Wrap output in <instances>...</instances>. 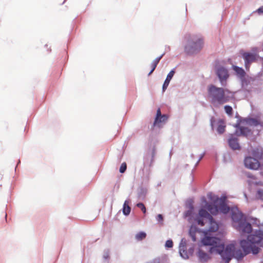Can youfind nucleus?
I'll list each match as a JSON object with an SVG mask.
<instances>
[{"label":"nucleus","instance_id":"1","mask_svg":"<svg viewBox=\"0 0 263 263\" xmlns=\"http://www.w3.org/2000/svg\"><path fill=\"white\" fill-rule=\"evenodd\" d=\"M201 242L204 246L210 247L209 250L210 253L220 255L225 263H229L233 258L240 260L247 255L240 249L236 250L234 244L230 243L226 246L221 238L210 234H205Z\"/></svg>","mask_w":263,"mask_h":263},{"label":"nucleus","instance_id":"2","mask_svg":"<svg viewBox=\"0 0 263 263\" xmlns=\"http://www.w3.org/2000/svg\"><path fill=\"white\" fill-rule=\"evenodd\" d=\"M207 90L210 102L214 105L224 104L234 98V92L228 89L218 87L213 84L209 85Z\"/></svg>","mask_w":263,"mask_h":263},{"label":"nucleus","instance_id":"3","mask_svg":"<svg viewBox=\"0 0 263 263\" xmlns=\"http://www.w3.org/2000/svg\"><path fill=\"white\" fill-rule=\"evenodd\" d=\"M231 218L234 222H237V230L241 234H249L252 231V224L259 225V220L256 218L247 217L243 213L238 211L237 213L232 211Z\"/></svg>","mask_w":263,"mask_h":263},{"label":"nucleus","instance_id":"4","mask_svg":"<svg viewBox=\"0 0 263 263\" xmlns=\"http://www.w3.org/2000/svg\"><path fill=\"white\" fill-rule=\"evenodd\" d=\"M186 44L184 46V52L188 55L197 54L204 46V38L200 34H188L186 36Z\"/></svg>","mask_w":263,"mask_h":263},{"label":"nucleus","instance_id":"5","mask_svg":"<svg viewBox=\"0 0 263 263\" xmlns=\"http://www.w3.org/2000/svg\"><path fill=\"white\" fill-rule=\"evenodd\" d=\"M204 219H207L209 222V231L215 232L218 229V223L213 218V217L205 210L199 209L198 214L195 217V220L197 223L200 226L204 225Z\"/></svg>","mask_w":263,"mask_h":263},{"label":"nucleus","instance_id":"6","mask_svg":"<svg viewBox=\"0 0 263 263\" xmlns=\"http://www.w3.org/2000/svg\"><path fill=\"white\" fill-rule=\"evenodd\" d=\"M239 244L246 254L252 253L253 255H257L261 250L259 247L255 245L253 233L249 234L246 239L241 240Z\"/></svg>","mask_w":263,"mask_h":263},{"label":"nucleus","instance_id":"7","mask_svg":"<svg viewBox=\"0 0 263 263\" xmlns=\"http://www.w3.org/2000/svg\"><path fill=\"white\" fill-rule=\"evenodd\" d=\"M215 71L221 85L223 87L226 86L227 81L230 77L228 69L223 65L216 64L215 66Z\"/></svg>","mask_w":263,"mask_h":263},{"label":"nucleus","instance_id":"8","mask_svg":"<svg viewBox=\"0 0 263 263\" xmlns=\"http://www.w3.org/2000/svg\"><path fill=\"white\" fill-rule=\"evenodd\" d=\"M241 124H243L241 121L237 120L236 123L233 125L236 128V130L234 132V134L237 137L242 136L247 138L252 137V130L248 127L241 126Z\"/></svg>","mask_w":263,"mask_h":263},{"label":"nucleus","instance_id":"9","mask_svg":"<svg viewBox=\"0 0 263 263\" xmlns=\"http://www.w3.org/2000/svg\"><path fill=\"white\" fill-rule=\"evenodd\" d=\"M194 252V247L192 246L186 250V241L183 238L181 239L179 246L180 256L183 259H187L190 256H192Z\"/></svg>","mask_w":263,"mask_h":263},{"label":"nucleus","instance_id":"10","mask_svg":"<svg viewBox=\"0 0 263 263\" xmlns=\"http://www.w3.org/2000/svg\"><path fill=\"white\" fill-rule=\"evenodd\" d=\"M208 196L213 202L207 203L206 206H202L200 209L205 210L208 212H209L211 214L216 215L219 213L217 200L214 199L211 193H210Z\"/></svg>","mask_w":263,"mask_h":263},{"label":"nucleus","instance_id":"11","mask_svg":"<svg viewBox=\"0 0 263 263\" xmlns=\"http://www.w3.org/2000/svg\"><path fill=\"white\" fill-rule=\"evenodd\" d=\"M156 154L155 146H151L147 151L146 155L144 157L143 164L144 166H151L154 162V158Z\"/></svg>","mask_w":263,"mask_h":263},{"label":"nucleus","instance_id":"12","mask_svg":"<svg viewBox=\"0 0 263 263\" xmlns=\"http://www.w3.org/2000/svg\"><path fill=\"white\" fill-rule=\"evenodd\" d=\"M168 116L167 114H163L161 116L157 118H155L153 123L151 125V127H149L151 131H154L156 127L161 128L163 127V125L165 124L168 119Z\"/></svg>","mask_w":263,"mask_h":263},{"label":"nucleus","instance_id":"13","mask_svg":"<svg viewBox=\"0 0 263 263\" xmlns=\"http://www.w3.org/2000/svg\"><path fill=\"white\" fill-rule=\"evenodd\" d=\"M244 164L246 167L250 170H257L260 166L258 160L253 157L248 156L244 159Z\"/></svg>","mask_w":263,"mask_h":263},{"label":"nucleus","instance_id":"14","mask_svg":"<svg viewBox=\"0 0 263 263\" xmlns=\"http://www.w3.org/2000/svg\"><path fill=\"white\" fill-rule=\"evenodd\" d=\"M228 143L229 147L233 151L240 150L241 146L239 143V140L236 135L233 133L229 135L228 139Z\"/></svg>","mask_w":263,"mask_h":263},{"label":"nucleus","instance_id":"15","mask_svg":"<svg viewBox=\"0 0 263 263\" xmlns=\"http://www.w3.org/2000/svg\"><path fill=\"white\" fill-rule=\"evenodd\" d=\"M242 58L245 61V66L247 70L249 69L251 64L256 60V55L250 52H243L241 54Z\"/></svg>","mask_w":263,"mask_h":263},{"label":"nucleus","instance_id":"16","mask_svg":"<svg viewBox=\"0 0 263 263\" xmlns=\"http://www.w3.org/2000/svg\"><path fill=\"white\" fill-rule=\"evenodd\" d=\"M238 120L241 121L243 124H246L250 126L253 125L257 126L260 125L261 126L262 123L259 120L253 118L239 117Z\"/></svg>","mask_w":263,"mask_h":263},{"label":"nucleus","instance_id":"17","mask_svg":"<svg viewBox=\"0 0 263 263\" xmlns=\"http://www.w3.org/2000/svg\"><path fill=\"white\" fill-rule=\"evenodd\" d=\"M255 245H258L260 247L263 248V230H257L253 232Z\"/></svg>","mask_w":263,"mask_h":263},{"label":"nucleus","instance_id":"18","mask_svg":"<svg viewBox=\"0 0 263 263\" xmlns=\"http://www.w3.org/2000/svg\"><path fill=\"white\" fill-rule=\"evenodd\" d=\"M175 73V68H173L167 74L166 78L165 80H164V82L162 85V92H164L166 90L172 79L174 77Z\"/></svg>","mask_w":263,"mask_h":263},{"label":"nucleus","instance_id":"19","mask_svg":"<svg viewBox=\"0 0 263 263\" xmlns=\"http://www.w3.org/2000/svg\"><path fill=\"white\" fill-rule=\"evenodd\" d=\"M197 255L198 257L199 261L202 262H207L208 260L211 258L207 253L205 252L200 248H199L198 250Z\"/></svg>","mask_w":263,"mask_h":263},{"label":"nucleus","instance_id":"20","mask_svg":"<svg viewBox=\"0 0 263 263\" xmlns=\"http://www.w3.org/2000/svg\"><path fill=\"white\" fill-rule=\"evenodd\" d=\"M217 127L216 129V131L219 135L223 134L225 130L226 125L225 124L224 121L222 119H219L217 123Z\"/></svg>","mask_w":263,"mask_h":263},{"label":"nucleus","instance_id":"21","mask_svg":"<svg viewBox=\"0 0 263 263\" xmlns=\"http://www.w3.org/2000/svg\"><path fill=\"white\" fill-rule=\"evenodd\" d=\"M233 70L235 71L236 75L238 78H242L243 76H246V72L245 70L240 67L236 65L232 66Z\"/></svg>","mask_w":263,"mask_h":263},{"label":"nucleus","instance_id":"22","mask_svg":"<svg viewBox=\"0 0 263 263\" xmlns=\"http://www.w3.org/2000/svg\"><path fill=\"white\" fill-rule=\"evenodd\" d=\"M147 190L142 186L138 188L137 190V197L139 200H143L147 194Z\"/></svg>","mask_w":263,"mask_h":263},{"label":"nucleus","instance_id":"23","mask_svg":"<svg viewBox=\"0 0 263 263\" xmlns=\"http://www.w3.org/2000/svg\"><path fill=\"white\" fill-rule=\"evenodd\" d=\"M218 211L224 214H228L230 211V207L228 206L227 203H222L221 204H218Z\"/></svg>","mask_w":263,"mask_h":263},{"label":"nucleus","instance_id":"24","mask_svg":"<svg viewBox=\"0 0 263 263\" xmlns=\"http://www.w3.org/2000/svg\"><path fill=\"white\" fill-rule=\"evenodd\" d=\"M128 201L125 200L123 205L122 212L125 216L129 215L131 211V208L128 205Z\"/></svg>","mask_w":263,"mask_h":263},{"label":"nucleus","instance_id":"25","mask_svg":"<svg viewBox=\"0 0 263 263\" xmlns=\"http://www.w3.org/2000/svg\"><path fill=\"white\" fill-rule=\"evenodd\" d=\"M165 52L162 53L159 57L156 58L151 63V68H152V71H154L156 69L158 64L159 63L160 60L163 58V57L165 55Z\"/></svg>","mask_w":263,"mask_h":263},{"label":"nucleus","instance_id":"26","mask_svg":"<svg viewBox=\"0 0 263 263\" xmlns=\"http://www.w3.org/2000/svg\"><path fill=\"white\" fill-rule=\"evenodd\" d=\"M239 79L242 88L247 86L250 83L249 79L246 77V76H243L242 78H240Z\"/></svg>","mask_w":263,"mask_h":263},{"label":"nucleus","instance_id":"27","mask_svg":"<svg viewBox=\"0 0 263 263\" xmlns=\"http://www.w3.org/2000/svg\"><path fill=\"white\" fill-rule=\"evenodd\" d=\"M146 237V234L145 232L141 231L139 233H138L136 236L135 238L138 241H141L143 239H144Z\"/></svg>","mask_w":263,"mask_h":263},{"label":"nucleus","instance_id":"28","mask_svg":"<svg viewBox=\"0 0 263 263\" xmlns=\"http://www.w3.org/2000/svg\"><path fill=\"white\" fill-rule=\"evenodd\" d=\"M213 198L214 200H217L218 204L226 203L227 201V197L225 195L221 196L220 198L218 197H213Z\"/></svg>","mask_w":263,"mask_h":263},{"label":"nucleus","instance_id":"29","mask_svg":"<svg viewBox=\"0 0 263 263\" xmlns=\"http://www.w3.org/2000/svg\"><path fill=\"white\" fill-rule=\"evenodd\" d=\"M224 109L227 115L229 116L232 115L233 110L232 106L229 105H225L224 107Z\"/></svg>","mask_w":263,"mask_h":263},{"label":"nucleus","instance_id":"30","mask_svg":"<svg viewBox=\"0 0 263 263\" xmlns=\"http://www.w3.org/2000/svg\"><path fill=\"white\" fill-rule=\"evenodd\" d=\"M193 203V200L192 199H189L186 200L185 202V206L186 208L189 209H194Z\"/></svg>","mask_w":263,"mask_h":263},{"label":"nucleus","instance_id":"31","mask_svg":"<svg viewBox=\"0 0 263 263\" xmlns=\"http://www.w3.org/2000/svg\"><path fill=\"white\" fill-rule=\"evenodd\" d=\"M196 230H192V228H191L189 232L190 236L191 237L192 240L194 242L196 241Z\"/></svg>","mask_w":263,"mask_h":263},{"label":"nucleus","instance_id":"32","mask_svg":"<svg viewBox=\"0 0 263 263\" xmlns=\"http://www.w3.org/2000/svg\"><path fill=\"white\" fill-rule=\"evenodd\" d=\"M194 209H189L187 211L184 213V217H192L194 215Z\"/></svg>","mask_w":263,"mask_h":263},{"label":"nucleus","instance_id":"33","mask_svg":"<svg viewBox=\"0 0 263 263\" xmlns=\"http://www.w3.org/2000/svg\"><path fill=\"white\" fill-rule=\"evenodd\" d=\"M103 258L105 260H108L109 259V250L107 249H105L103 252Z\"/></svg>","mask_w":263,"mask_h":263},{"label":"nucleus","instance_id":"34","mask_svg":"<svg viewBox=\"0 0 263 263\" xmlns=\"http://www.w3.org/2000/svg\"><path fill=\"white\" fill-rule=\"evenodd\" d=\"M136 206L140 208L144 214L146 213V209L144 204L142 202H138L136 204Z\"/></svg>","mask_w":263,"mask_h":263},{"label":"nucleus","instance_id":"35","mask_svg":"<svg viewBox=\"0 0 263 263\" xmlns=\"http://www.w3.org/2000/svg\"><path fill=\"white\" fill-rule=\"evenodd\" d=\"M257 197L258 199L263 201V189H259L256 193Z\"/></svg>","mask_w":263,"mask_h":263},{"label":"nucleus","instance_id":"36","mask_svg":"<svg viewBox=\"0 0 263 263\" xmlns=\"http://www.w3.org/2000/svg\"><path fill=\"white\" fill-rule=\"evenodd\" d=\"M126 168H127L126 163L125 162L122 163L120 167V169H119L120 173H122V174L124 173L126 171Z\"/></svg>","mask_w":263,"mask_h":263},{"label":"nucleus","instance_id":"37","mask_svg":"<svg viewBox=\"0 0 263 263\" xmlns=\"http://www.w3.org/2000/svg\"><path fill=\"white\" fill-rule=\"evenodd\" d=\"M165 247L166 248H173V240L171 239L167 240L165 243Z\"/></svg>","mask_w":263,"mask_h":263},{"label":"nucleus","instance_id":"38","mask_svg":"<svg viewBox=\"0 0 263 263\" xmlns=\"http://www.w3.org/2000/svg\"><path fill=\"white\" fill-rule=\"evenodd\" d=\"M156 219L158 223H162L164 221V217L162 214H159L156 216Z\"/></svg>","mask_w":263,"mask_h":263},{"label":"nucleus","instance_id":"39","mask_svg":"<svg viewBox=\"0 0 263 263\" xmlns=\"http://www.w3.org/2000/svg\"><path fill=\"white\" fill-rule=\"evenodd\" d=\"M216 123V119L214 117L212 116L210 118V126L211 127L212 130H214V125Z\"/></svg>","mask_w":263,"mask_h":263},{"label":"nucleus","instance_id":"40","mask_svg":"<svg viewBox=\"0 0 263 263\" xmlns=\"http://www.w3.org/2000/svg\"><path fill=\"white\" fill-rule=\"evenodd\" d=\"M162 115H163V114H161L160 108H158L157 110L155 118H157L158 117L161 116Z\"/></svg>","mask_w":263,"mask_h":263},{"label":"nucleus","instance_id":"41","mask_svg":"<svg viewBox=\"0 0 263 263\" xmlns=\"http://www.w3.org/2000/svg\"><path fill=\"white\" fill-rule=\"evenodd\" d=\"M256 12L259 14H263V6L259 7L257 10H256Z\"/></svg>","mask_w":263,"mask_h":263},{"label":"nucleus","instance_id":"42","mask_svg":"<svg viewBox=\"0 0 263 263\" xmlns=\"http://www.w3.org/2000/svg\"><path fill=\"white\" fill-rule=\"evenodd\" d=\"M201 201L203 203H205V205L204 206H206L207 205V203H209V202H207L205 197H204V196L201 197Z\"/></svg>","mask_w":263,"mask_h":263},{"label":"nucleus","instance_id":"43","mask_svg":"<svg viewBox=\"0 0 263 263\" xmlns=\"http://www.w3.org/2000/svg\"><path fill=\"white\" fill-rule=\"evenodd\" d=\"M205 152H204L202 154H201L200 155V157L198 159V162H200L202 159L204 157V156H205Z\"/></svg>","mask_w":263,"mask_h":263},{"label":"nucleus","instance_id":"44","mask_svg":"<svg viewBox=\"0 0 263 263\" xmlns=\"http://www.w3.org/2000/svg\"><path fill=\"white\" fill-rule=\"evenodd\" d=\"M165 51H170V50H171L170 46H167V45H166V46H165Z\"/></svg>","mask_w":263,"mask_h":263},{"label":"nucleus","instance_id":"45","mask_svg":"<svg viewBox=\"0 0 263 263\" xmlns=\"http://www.w3.org/2000/svg\"><path fill=\"white\" fill-rule=\"evenodd\" d=\"M154 71H152V68H151V70L149 71V72L148 73V76H149Z\"/></svg>","mask_w":263,"mask_h":263},{"label":"nucleus","instance_id":"46","mask_svg":"<svg viewBox=\"0 0 263 263\" xmlns=\"http://www.w3.org/2000/svg\"><path fill=\"white\" fill-rule=\"evenodd\" d=\"M21 163V161L20 160H18V162H17V165L15 166V170L16 171V167L17 166Z\"/></svg>","mask_w":263,"mask_h":263},{"label":"nucleus","instance_id":"47","mask_svg":"<svg viewBox=\"0 0 263 263\" xmlns=\"http://www.w3.org/2000/svg\"><path fill=\"white\" fill-rule=\"evenodd\" d=\"M200 162H198V160L197 161V162L196 163L195 165V167H197L199 163Z\"/></svg>","mask_w":263,"mask_h":263},{"label":"nucleus","instance_id":"48","mask_svg":"<svg viewBox=\"0 0 263 263\" xmlns=\"http://www.w3.org/2000/svg\"><path fill=\"white\" fill-rule=\"evenodd\" d=\"M235 117L237 118L238 119H239V117H241L239 116L237 114L236 115Z\"/></svg>","mask_w":263,"mask_h":263},{"label":"nucleus","instance_id":"49","mask_svg":"<svg viewBox=\"0 0 263 263\" xmlns=\"http://www.w3.org/2000/svg\"><path fill=\"white\" fill-rule=\"evenodd\" d=\"M194 155L193 154H192L191 155V158H192V159H193V158H194Z\"/></svg>","mask_w":263,"mask_h":263},{"label":"nucleus","instance_id":"50","mask_svg":"<svg viewBox=\"0 0 263 263\" xmlns=\"http://www.w3.org/2000/svg\"><path fill=\"white\" fill-rule=\"evenodd\" d=\"M261 127H262L263 128V123L262 122L261 123Z\"/></svg>","mask_w":263,"mask_h":263},{"label":"nucleus","instance_id":"51","mask_svg":"<svg viewBox=\"0 0 263 263\" xmlns=\"http://www.w3.org/2000/svg\"><path fill=\"white\" fill-rule=\"evenodd\" d=\"M66 0H64V1L63 2V3L62 4V5H63L65 2Z\"/></svg>","mask_w":263,"mask_h":263},{"label":"nucleus","instance_id":"52","mask_svg":"<svg viewBox=\"0 0 263 263\" xmlns=\"http://www.w3.org/2000/svg\"><path fill=\"white\" fill-rule=\"evenodd\" d=\"M261 263H263V259L261 261Z\"/></svg>","mask_w":263,"mask_h":263},{"label":"nucleus","instance_id":"53","mask_svg":"<svg viewBox=\"0 0 263 263\" xmlns=\"http://www.w3.org/2000/svg\"><path fill=\"white\" fill-rule=\"evenodd\" d=\"M49 52L51 51V49L48 50Z\"/></svg>","mask_w":263,"mask_h":263}]
</instances>
